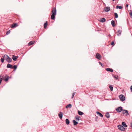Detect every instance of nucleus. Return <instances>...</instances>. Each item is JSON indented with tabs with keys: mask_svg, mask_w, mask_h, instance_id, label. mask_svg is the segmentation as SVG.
<instances>
[{
	"mask_svg": "<svg viewBox=\"0 0 132 132\" xmlns=\"http://www.w3.org/2000/svg\"><path fill=\"white\" fill-rule=\"evenodd\" d=\"M56 9L55 7L53 8L52 10V14L51 15V19L52 20H54L55 19V15L56 14Z\"/></svg>",
	"mask_w": 132,
	"mask_h": 132,
	"instance_id": "f257e3e1",
	"label": "nucleus"
},
{
	"mask_svg": "<svg viewBox=\"0 0 132 132\" xmlns=\"http://www.w3.org/2000/svg\"><path fill=\"white\" fill-rule=\"evenodd\" d=\"M118 127L119 129L122 131H124L125 129V128L121 125H118Z\"/></svg>",
	"mask_w": 132,
	"mask_h": 132,
	"instance_id": "f03ea898",
	"label": "nucleus"
},
{
	"mask_svg": "<svg viewBox=\"0 0 132 132\" xmlns=\"http://www.w3.org/2000/svg\"><path fill=\"white\" fill-rule=\"evenodd\" d=\"M122 108L121 106H120L117 108L116 109V111L118 112H120L122 111Z\"/></svg>",
	"mask_w": 132,
	"mask_h": 132,
	"instance_id": "7ed1b4c3",
	"label": "nucleus"
},
{
	"mask_svg": "<svg viewBox=\"0 0 132 132\" xmlns=\"http://www.w3.org/2000/svg\"><path fill=\"white\" fill-rule=\"evenodd\" d=\"M119 97L120 100L122 101H123L125 100V96L122 95H120Z\"/></svg>",
	"mask_w": 132,
	"mask_h": 132,
	"instance_id": "20e7f679",
	"label": "nucleus"
},
{
	"mask_svg": "<svg viewBox=\"0 0 132 132\" xmlns=\"http://www.w3.org/2000/svg\"><path fill=\"white\" fill-rule=\"evenodd\" d=\"M96 57L99 59L100 60L101 59V56L99 53H96Z\"/></svg>",
	"mask_w": 132,
	"mask_h": 132,
	"instance_id": "39448f33",
	"label": "nucleus"
},
{
	"mask_svg": "<svg viewBox=\"0 0 132 132\" xmlns=\"http://www.w3.org/2000/svg\"><path fill=\"white\" fill-rule=\"evenodd\" d=\"M122 113L123 114H126V116H127L129 114L128 111L126 110H122Z\"/></svg>",
	"mask_w": 132,
	"mask_h": 132,
	"instance_id": "423d86ee",
	"label": "nucleus"
},
{
	"mask_svg": "<svg viewBox=\"0 0 132 132\" xmlns=\"http://www.w3.org/2000/svg\"><path fill=\"white\" fill-rule=\"evenodd\" d=\"M5 60L9 63L11 62L12 61L11 59L9 56H8L7 58H6Z\"/></svg>",
	"mask_w": 132,
	"mask_h": 132,
	"instance_id": "0eeeda50",
	"label": "nucleus"
},
{
	"mask_svg": "<svg viewBox=\"0 0 132 132\" xmlns=\"http://www.w3.org/2000/svg\"><path fill=\"white\" fill-rule=\"evenodd\" d=\"M122 32V30H118L117 32V35L118 36H120L121 35Z\"/></svg>",
	"mask_w": 132,
	"mask_h": 132,
	"instance_id": "6e6552de",
	"label": "nucleus"
},
{
	"mask_svg": "<svg viewBox=\"0 0 132 132\" xmlns=\"http://www.w3.org/2000/svg\"><path fill=\"white\" fill-rule=\"evenodd\" d=\"M58 116L59 117L60 119L62 118L63 116L62 113V112H60L58 114Z\"/></svg>",
	"mask_w": 132,
	"mask_h": 132,
	"instance_id": "1a4fd4ad",
	"label": "nucleus"
},
{
	"mask_svg": "<svg viewBox=\"0 0 132 132\" xmlns=\"http://www.w3.org/2000/svg\"><path fill=\"white\" fill-rule=\"evenodd\" d=\"M18 56H15L14 55H13L12 58L13 61H16L17 58H18Z\"/></svg>",
	"mask_w": 132,
	"mask_h": 132,
	"instance_id": "9d476101",
	"label": "nucleus"
},
{
	"mask_svg": "<svg viewBox=\"0 0 132 132\" xmlns=\"http://www.w3.org/2000/svg\"><path fill=\"white\" fill-rule=\"evenodd\" d=\"M105 11L106 12L109 11L110 10V8L109 7H107L104 9Z\"/></svg>",
	"mask_w": 132,
	"mask_h": 132,
	"instance_id": "9b49d317",
	"label": "nucleus"
},
{
	"mask_svg": "<svg viewBox=\"0 0 132 132\" xmlns=\"http://www.w3.org/2000/svg\"><path fill=\"white\" fill-rule=\"evenodd\" d=\"M6 67L7 68H9L11 69L13 68L12 65L9 63L7 64Z\"/></svg>",
	"mask_w": 132,
	"mask_h": 132,
	"instance_id": "f8f14e48",
	"label": "nucleus"
},
{
	"mask_svg": "<svg viewBox=\"0 0 132 132\" xmlns=\"http://www.w3.org/2000/svg\"><path fill=\"white\" fill-rule=\"evenodd\" d=\"M106 71H110L111 72H113V70L111 69H110V68H107L106 69Z\"/></svg>",
	"mask_w": 132,
	"mask_h": 132,
	"instance_id": "ddd939ff",
	"label": "nucleus"
},
{
	"mask_svg": "<svg viewBox=\"0 0 132 132\" xmlns=\"http://www.w3.org/2000/svg\"><path fill=\"white\" fill-rule=\"evenodd\" d=\"M97 114L99 116H100V117L102 118L103 117V115H102L101 113H100L99 112H98V111H97L96 112Z\"/></svg>",
	"mask_w": 132,
	"mask_h": 132,
	"instance_id": "4468645a",
	"label": "nucleus"
},
{
	"mask_svg": "<svg viewBox=\"0 0 132 132\" xmlns=\"http://www.w3.org/2000/svg\"><path fill=\"white\" fill-rule=\"evenodd\" d=\"M122 125L123 127H127V125H126V123L124 122H122Z\"/></svg>",
	"mask_w": 132,
	"mask_h": 132,
	"instance_id": "2eb2a0df",
	"label": "nucleus"
},
{
	"mask_svg": "<svg viewBox=\"0 0 132 132\" xmlns=\"http://www.w3.org/2000/svg\"><path fill=\"white\" fill-rule=\"evenodd\" d=\"M111 23L112 26L113 27H114L115 26V22L114 20H112L111 21Z\"/></svg>",
	"mask_w": 132,
	"mask_h": 132,
	"instance_id": "dca6fc26",
	"label": "nucleus"
},
{
	"mask_svg": "<svg viewBox=\"0 0 132 132\" xmlns=\"http://www.w3.org/2000/svg\"><path fill=\"white\" fill-rule=\"evenodd\" d=\"M35 42L34 41H31L30 42L28 43V45L30 46V45L33 44Z\"/></svg>",
	"mask_w": 132,
	"mask_h": 132,
	"instance_id": "f3484780",
	"label": "nucleus"
},
{
	"mask_svg": "<svg viewBox=\"0 0 132 132\" xmlns=\"http://www.w3.org/2000/svg\"><path fill=\"white\" fill-rule=\"evenodd\" d=\"M17 24L16 23H14L11 25V27L13 28L17 27Z\"/></svg>",
	"mask_w": 132,
	"mask_h": 132,
	"instance_id": "a211bd4d",
	"label": "nucleus"
},
{
	"mask_svg": "<svg viewBox=\"0 0 132 132\" xmlns=\"http://www.w3.org/2000/svg\"><path fill=\"white\" fill-rule=\"evenodd\" d=\"M72 107V105L70 104H69L66 106V108H71Z\"/></svg>",
	"mask_w": 132,
	"mask_h": 132,
	"instance_id": "6ab92c4d",
	"label": "nucleus"
},
{
	"mask_svg": "<svg viewBox=\"0 0 132 132\" xmlns=\"http://www.w3.org/2000/svg\"><path fill=\"white\" fill-rule=\"evenodd\" d=\"M9 79V76L7 75H6L5 76V78L4 79V80L5 81H8Z\"/></svg>",
	"mask_w": 132,
	"mask_h": 132,
	"instance_id": "aec40b11",
	"label": "nucleus"
},
{
	"mask_svg": "<svg viewBox=\"0 0 132 132\" xmlns=\"http://www.w3.org/2000/svg\"><path fill=\"white\" fill-rule=\"evenodd\" d=\"M65 122L66 124L68 125L70 123V121L68 119H66L65 120Z\"/></svg>",
	"mask_w": 132,
	"mask_h": 132,
	"instance_id": "412c9836",
	"label": "nucleus"
},
{
	"mask_svg": "<svg viewBox=\"0 0 132 132\" xmlns=\"http://www.w3.org/2000/svg\"><path fill=\"white\" fill-rule=\"evenodd\" d=\"M73 125H76L78 123L75 120H73Z\"/></svg>",
	"mask_w": 132,
	"mask_h": 132,
	"instance_id": "4be33fe9",
	"label": "nucleus"
},
{
	"mask_svg": "<svg viewBox=\"0 0 132 132\" xmlns=\"http://www.w3.org/2000/svg\"><path fill=\"white\" fill-rule=\"evenodd\" d=\"M105 116L107 118H109L110 117V115L109 114V113L107 112V113L106 114H105Z\"/></svg>",
	"mask_w": 132,
	"mask_h": 132,
	"instance_id": "5701e85b",
	"label": "nucleus"
},
{
	"mask_svg": "<svg viewBox=\"0 0 132 132\" xmlns=\"http://www.w3.org/2000/svg\"><path fill=\"white\" fill-rule=\"evenodd\" d=\"M105 21V19L104 18H102L100 20V21L102 22H103Z\"/></svg>",
	"mask_w": 132,
	"mask_h": 132,
	"instance_id": "b1692460",
	"label": "nucleus"
},
{
	"mask_svg": "<svg viewBox=\"0 0 132 132\" xmlns=\"http://www.w3.org/2000/svg\"><path fill=\"white\" fill-rule=\"evenodd\" d=\"M76 120L77 121H79L80 119H79V117L78 116H76L75 117Z\"/></svg>",
	"mask_w": 132,
	"mask_h": 132,
	"instance_id": "393cba45",
	"label": "nucleus"
},
{
	"mask_svg": "<svg viewBox=\"0 0 132 132\" xmlns=\"http://www.w3.org/2000/svg\"><path fill=\"white\" fill-rule=\"evenodd\" d=\"M8 56L6 55H3L2 56V57L3 58H4L5 60H6V58H7L8 57Z\"/></svg>",
	"mask_w": 132,
	"mask_h": 132,
	"instance_id": "a878e982",
	"label": "nucleus"
},
{
	"mask_svg": "<svg viewBox=\"0 0 132 132\" xmlns=\"http://www.w3.org/2000/svg\"><path fill=\"white\" fill-rule=\"evenodd\" d=\"M78 113L80 115H82L84 114V113L80 111H78Z\"/></svg>",
	"mask_w": 132,
	"mask_h": 132,
	"instance_id": "bb28decb",
	"label": "nucleus"
},
{
	"mask_svg": "<svg viewBox=\"0 0 132 132\" xmlns=\"http://www.w3.org/2000/svg\"><path fill=\"white\" fill-rule=\"evenodd\" d=\"M47 21H46V22L44 24V28H45L47 27Z\"/></svg>",
	"mask_w": 132,
	"mask_h": 132,
	"instance_id": "cd10ccee",
	"label": "nucleus"
},
{
	"mask_svg": "<svg viewBox=\"0 0 132 132\" xmlns=\"http://www.w3.org/2000/svg\"><path fill=\"white\" fill-rule=\"evenodd\" d=\"M116 8L117 9L118 8H119V9H122V7L121 6H119L118 5H117L116 6Z\"/></svg>",
	"mask_w": 132,
	"mask_h": 132,
	"instance_id": "c85d7f7f",
	"label": "nucleus"
},
{
	"mask_svg": "<svg viewBox=\"0 0 132 132\" xmlns=\"http://www.w3.org/2000/svg\"><path fill=\"white\" fill-rule=\"evenodd\" d=\"M115 17V18H118V16L117 14L116 13H114Z\"/></svg>",
	"mask_w": 132,
	"mask_h": 132,
	"instance_id": "c756f323",
	"label": "nucleus"
},
{
	"mask_svg": "<svg viewBox=\"0 0 132 132\" xmlns=\"http://www.w3.org/2000/svg\"><path fill=\"white\" fill-rule=\"evenodd\" d=\"M109 88L110 89L111 91H112L113 90V87L112 86L110 85L109 86Z\"/></svg>",
	"mask_w": 132,
	"mask_h": 132,
	"instance_id": "7c9ffc66",
	"label": "nucleus"
},
{
	"mask_svg": "<svg viewBox=\"0 0 132 132\" xmlns=\"http://www.w3.org/2000/svg\"><path fill=\"white\" fill-rule=\"evenodd\" d=\"M13 68H14V70H15L17 68V66L16 65H14Z\"/></svg>",
	"mask_w": 132,
	"mask_h": 132,
	"instance_id": "2f4dec72",
	"label": "nucleus"
},
{
	"mask_svg": "<svg viewBox=\"0 0 132 132\" xmlns=\"http://www.w3.org/2000/svg\"><path fill=\"white\" fill-rule=\"evenodd\" d=\"M75 94H76V92H74L72 94V98H73L74 96L75 95Z\"/></svg>",
	"mask_w": 132,
	"mask_h": 132,
	"instance_id": "473e14b6",
	"label": "nucleus"
},
{
	"mask_svg": "<svg viewBox=\"0 0 132 132\" xmlns=\"http://www.w3.org/2000/svg\"><path fill=\"white\" fill-rule=\"evenodd\" d=\"M1 61L2 63H3L4 61V58H1Z\"/></svg>",
	"mask_w": 132,
	"mask_h": 132,
	"instance_id": "72a5a7b5",
	"label": "nucleus"
},
{
	"mask_svg": "<svg viewBox=\"0 0 132 132\" xmlns=\"http://www.w3.org/2000/svg\"><path fill=\"white\" fill-rule=\"evenodd\" d=\"M99 63H100V64L102 66V67H103L104 65H103L102 64V63L101 62H99Z\"/></svg>",
	"mask_w": 132,
	"mask_h": 132,
	"instance_id": "f704fd0d",
	"label": "nucleus"
},
{
	"mask_svg": "<svg viewBox=\"0 0 132 132\" xmlns=\"http://www.w3.org/2000/svg\"><path fill=\"white\" fill-rule=\"evenodd\" d=\"M129 14L130 15L131 18H132V12L131 11L130 13Z\"/></svg>",
	"mask_w": 132,
	"mask_h": 132,
	"instance_id": "c9c22d12",
	"label": "nucleus"
},
{
	"mask_svg": "<svg viewBox=\"0 0 132 132\" xmlns=\"http://www.w3.org/2000/svg\"><path fill=\"white\" fill-rule=\"evenodd\" d=\"M10 33V31H7L6 32V35H7L8 34H9Z\"/></svg>",
	"mask_w": 132,
	"mask_h": 132,
	"instance_id": "e433bc0d",
	"label": "nucleus"
},
{
	"mask_svg": "<svg viewBox=\"0 0 132 132\" xmlns=\"http://www.w3.org/2000/svg\"><path fill=\"white\" fill-rule=\"evenodd\" d=\"M114 42L113 41V42H111V45H113V46L114 45Z\"/></svg>",
	"mask_w": 132,
	"mask_h": 132,
	"instance_id": "4c0bfd02",
	"label": "nucleus"
},
{
	"mask_svg": "<svg viewBox=\"0 0 132 132\" xmlns=\"http://www.w3.org/2000/svg\"><path fill=\"white\" fill-rule=\"evenodd\" d=\"M130 90H131V92H132V85L131 86H130Z\"/></svg>",
	"mask_w": 132,
	"mask_h": 132,
	"instance_id": "58836bf2",
	"label": "nucleus"
},
{
	"mask_svg": "<svg viewBox=\"0 0 132 132\" xmlns=\"http://www.w3.org/2000/svg\"><path fill=\"white\" fill-rule=\"evenodd\" d=\"M113 77L115 78L116 79H118V78L116 77L115 76H114Z\"/></svg>",
	"mask_w": 132,
	"mask_h": 132,
	"instance_id": "ea45409f",
	"label": "nucleus"
},
{
	"mask_svg": "<svg viewBox=\"0 0 132 132\" xmlns=\"http://www.w3.org/2000/svg\"><path fill=\"white\" fill-rule=\"evenodd\" d=\"M1 76H0V80H2V78H1Z\"/></svg>",
	"mask_w": 132,
	"mask_h": 132,
	"instance_id": "a19ab883",
	"label": "nucleus"
},
{
	"mask_svg": "<svg viewBox=\"0 0 132 132\" xmlns=\"http://www.w3.org/2000/svg\"><path fill=\"white\" fill-rule=\"evenodd\" d=\"M128 4H127L126 5V7H128Z\"/></svg>",
	"mask_w": 132,
	"mask_h": 132,
	"instance_id": "79ce46f5",
	"label": "nucleus"
}]
</instances>
